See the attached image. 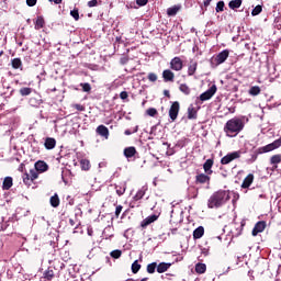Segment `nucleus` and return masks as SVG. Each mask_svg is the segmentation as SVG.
Listing matches in <instances>:
<instances>
[{"mask_svg":"<svg viewBox=\"0 0 281 281\" xmlns=\"http://www.w3.org/2000/svg\"><path fill=\"white\" fill-rule=\"evenodd\" d=\"M241 155H243V151H240V150L228 153L226 156H224L221 159V164H222V166H227V164H232V161H234L236 159H240Z\"/></svg>","mask_w":281,"mask_h":281,"instance_id":"5","label":"nucleus"},{"mask_svg":"<svg viewBox=\"0 0 281 281\" xmlns=\"http://www.w3.org/2000/svg\"><path fill=\"white\" fill-rule=\"evenodd\" d=\"M33 181L34 179H32V176L30 173H25L23 176V182L25 183V186H32Z\"/></svg>","mask_w":281,"mask_h":281,"instance_id":"37","label":"nucleus"},{"mask_svg":"<svg viewBox=\"0 0 281 281\" xmlns=\"http://www.w3.org/2000/svg\"><path fill=\"white\" fill-rule=\"evenodd\" d=\"M179 90L181 91V93H184V95H190V87H188V85L182 83L179 87Z\"/></svg>","mask_w":281,"mask_h":281,"instance_id":"36","label":"nucleus"},{"mask_svg":"<svg viewBox=\"0 0 281 281\" xmlns=\"http://www.w3.org/2000/svg\"><path fill=\"white\" fill-rule=\"evenodd\" d=\"M75 109H77V111H85V108L82 104H76Z\"/></svg>","mask_w":281,"mask_h":281,"instance_id":"57","label":"nucleus"},{"mask_svg":"<svg viewBox=\"0 0 281 281\" xmlns=\"http://www.w3.org/2000/svg\"><path fill=\"white\" fill-rule=\"evenodd\" d=\"M146 192H148V187H142L133 196V201H142V199H144V196L146 195Z\"/></svg>","mask_w":281,"mask_h":281,"instance_id":"9","label":"nucleus"},{"mask_svg":"<svg viewBox=\"0 0 281 281\" xmlns=\"http://www.w3.org/2000/svg\"><path fill=\"white\" fill-rule=\"evenodd\" d=\"M162 78L165 82H175V72L170 69H166L162 71Z\"/></svg>","mask_w":281,"mask_h":281,"instance_id":"11","label":"nucleus"},{"mask_svg":"<svg viewBox=\"0 0 281 281\" xmlns=\"http://www.w3.org/2000/svg\"><path fill=\"white\" fill-rule=\"evenodd\" d=\"M148 80H149V82H157V75L154 72H150L148 75Z\"/></svg>","mask_w":281,"mask_h":281,"instance_id":"52","label":"nucleus"},{"mask_svg":"<svg viewBox=\"0 0 281 281\" xmlns=\"http://www.w3.org/2000/svg\"><path fill=\"white\" fill-rule=\"evenodd\" d=\"M195 183H207V186H210V176H207V173H200L195 177Z\"/></svg>","mask_w":281,"mask_h":281,"instance_id":"13","label":"nucleus"},{"mask_svg":"<svg viewBox=\"0 0 281 281\" xmlns=\"http://www.w3.org/2000/svg\"><path fill=\"white\" fill-rule=\"evenodd\" d=\"M126 281H135V280H133V279H127Z\"/></svg>","mask_w":281,"mask_h":281,"instance_id":"64","label":"nucleus"},{"mask_svg":"<svg viewBox=\"0 0 281 281\" xmlns=\"http://www.w3.org/2000/svg\"><path fill=\"white\" fill-rule=\"evenodd\" d=\"M69 223L71 226L76 225V223L74 222V220H69Z\"/></svg>","mask_w":281,"mask_h":281,"instance_id":"62","label":"nucleus"},{"mask_svg":"<svg viewBox=\"0 0 281 281\" xmlns=\"http://www.w3.org/2000/svg\"><path fill=\"white\" fill-rule=\"evenodd\" d=\"M181 10V4H175L167 9L168 16H177V13Z\"/></svg>","mask_w":281,"mask_h":281,"instance_id":"17","label":"nucleus"},{"mask_svg":"<svg viewBox=\"0 0 281 281\" xmlns=\"http://www.w3.org/2000/svg\"><path fill=\"white\" fill-rule=\"evenodd\" d=\"M137 131H139V126L136 125V126L133 128V131H131V130H125L124 134H125V135H133V133H137Z\"/></svg>","mask_w":281,"mask_h":281,"instance_id":"51","label":"nucleus"},{"mask_svg":"<svg viewBox=\"0 0 281 281\" xmlns=\"http://www.w3.org/2000/svg\"><path fill=\"white\" fill-rule=\"evenodd\" d=\"M80 87H82V91H85L86 93H89V91H91L90 83H81Z\"/></svg>","mask_w":281,"mask_h":281,"instance_id":"49","label":"nucleus"},{"mask_svg":"<svg viewBox=\"0 0 281 281\" xmlns=\"http://www.w3.org/2000/svg\"><path fill=\"white\" fill-rule=\"evenodd\" d=\"M98 3H101L100 0H90L88 1V8H95Z\"/></svg>","mask_w":281,"mask_h":281,"instance_id":"50","label":"nucleus"},{"mask_svg":"<svg viewBox=\"0 0 281 281\" xmlns=\"http://www.w3.org/2000/svg\"><path fill=\"white\" fill-rule=\"evenodd\" d=\"M169 267H172V263L160 262L157 266V273H166Z\"/></svg>","mask_w":281,"mask_h":281,"instance_id":"21","label":"nucleus"},{"mask_svg":"<svg viewBox=\"0 0 281 281\" xmlns=\"http://www.w3.org/2000/svg\"><path fill=\"white\" fill-rule=\"evenodd\" d=\"M170 69L173 71H181V69H183V60H181V57H173L171 59Z\"/></svg>","mask_w":281,"mask_h":281,"instance_id":"7","label":"nucleus"},{"mask_svg":"<svg viewBox=\"0 0 281 281\" xmlns=\"http://www.w3.org/2000/svg\"><path fill=\"white\" fill-rule=\"evenodd\" d=\"M136 3L142 8L148 3V0H136Z\"/></svg>","mask_w":281,"mask_h":281,"instance_id":"56","label":"nucleus"},{"mask_svg":"<svg viewBox=\"0 0 281 281\" xmlns=\"http://www.w3.org/2000/svg\"><path fill=\"white\" fill-rule=\"evenodd\" d=\"M135 153H137L135 147H127V148L124 149V156L127 159H131V157H135Z\"/></svg>","mask_w":281,"mask_h":281,"instance_id":"23","label":"nucleus"},{"mask_svg":"<svg viewBox=\"0 0 281 281\" xmlns=\"http://www.w3.org/2000/svg\"><path fill=\"white\" fill-rule=\"evenodd\" d=\"M203 234H205V228L203 226H199L193 231V238L198 240L199 238H203Z\"/></svg>","mask_w":281,"mask_h":281,"instance_id":"19","label":"nucleus"},{"mask_svg":"<svg viewBox=\"0 0 281 281\" xmlns=\"http://www.w3.org/2000/svg\"><path fill=\"white\" fill-rule=\"evenodd\" d=\"M260 93V87L254 86L249 89V94L250 95H259Z\"/></svg>","mask_w":281,"mask_h":281,"instance_id":"39","label":"nucleus"},{"mask_svg":"<svg viewBox=\"0 0 281 281\" xmlns=\"http://www.w3.org/2000/svg\"><path fill=\"white\" fill-rule=\"evenodd\" d=\"M207 271V266L205 263H196L195 265V273H205Z\"/></svg>","mask_w":281,"mask_h":281,"instance_id":"33","label":"nucleus"},{"mask_svg":"<svg viewBox=\"0 0 281 281\" xmlns=\"http://www.w3.org/2000/svg\"><path fill=\"white\" fill-rule=\"evenodd\" d=\"M243 5V0H231L228 3V8L231 10H237V8H240Z\"/></svg>","mask_w":281,"mask_h":281,"instance_id":"24","label":"nucleus"},{"mask_svg":"<svg viewBox=\"0 0 281 281\" xmlns=\"http://www.w3.org/2000/svg\"><path fill=\"white\" fill-rule=\"evenodd\" d=\"M265 227H267V224L265 222H258L252 228V236H258V234L265 232Z\"/></svg>","mask_w":281,"mask_h":281,"instance_id":"10","label":"nucleus"},{"mask_svg":"<svg viewBox=\"0 0 281 281\" xmlns=\"http://www.w3.org/2000/svg\"><path fill=\"white\" fill-rule=\"evenodd\" d=\"M44 146L46 150H54V148H56V138L47 137L44 142Z\"/></svg>","mask_w":281,"mask_h":281,"instance_id":"12","label":"nucleus"},{"mask_svg":"<svg viewBox=\"0 0 281 281\" xmlns=\"http://www.w3.org/2000/svg\"><path fill=\"white\" fill-rule=\"evenodd\" d=\"M225 10V2L218 1L215 8V12H223Z\"/></svg>","mask_w":281,"mask_h":281,"instance_id":"42","label":"nucleus"},{"mask_svg":"<svg viewBox=\"0 0 281 281\" xmlns=\"http://www.w3.org/2000/svg\"><path fill=\"white\" fill-rule=\"evenodd\" d=\"M139 269H142V265H139V262L137 260H135L133 263H132V272L133 273H138L139 272Z\"/></svg>","mask_w":281,"mask_h":281,"instance_id":"38","label":"nucleus"},{"mask_svg":"<svg viewBox=\"0 0 281 281\" xmlns=\"http://www.w3.org/2000/svg\"><path fill=\"white\" fill-rule=\"evenodd\" d=\"M280 146H281V137L263 147H259L255 151V154L251 155V161L252 162L256 161V159H258V155H262L265 153H271V150H276V149L280 148Z\"/></svg>","mask_w":281,"mask_h":281,"instance_id":"3","label":"nucleus"},{"mask_svg":"<svg viewBox=\"0 0 281 281\" xmlns=\"http://www.w3.org/2000/svg\"><path fill=\"white\" fill-rule=\"evenodd\" d=\"M212 166H214V160L213 159H207L204 165H203V168H204V172L205 175H212Z\"/></svg>","mask_w":281,"mask_h":281,"instance_id":"18","label":"nucleus"},{"mask_svg":"<svg viewBox=\"0 0 281 281\" xmlns=\"http://www.w3.org/2000/svg\"><path fill=\"white\" fill-rule=\"evenodd\" d=\"M179 101H175L169 109V117L171 122H175L179 117Z\"/></svg>","mask_w":281,"mask_h":281,"instance_id":"6","label":"nucleus"},{"mask_svg":"<svg viewBox=\"0 0 281 281\" xmlns=\"http://www.w3.org/2000/svg\"><path fill=\"white\" fill-rule=\"evenodd\" d=\"M38 170H36V168H34V169H31L30 170V176H31V178L33 179V181H35V179H38Z\"/></svg>","mask_w":281,"mask_h":281,"instance_id":"46","label":"nucleus"},{"mask_svg":"<svg viewBox=\"0 0 281 281\" xmlns=\"http://www.w3.org/2000/svg\"><path fill=\"white\" fill-rule=\"evenodd\" d=\"M44 278H45L46 280H53V279H54V270H46V271L44 272Z\"/></svg>","mask_w":281,"mask_h":281,"instance_id":"45","label":"nucleus"},{"mask_svg":"<svg viewBox=\"0 0 281 281\" xmlns=\"http://www.w3.org/2000/svg\"><path fill=\"white\" fill-rule=\"evenodd\" d=\"M70 15L72 16V19H75V21H78L80 19V13L78 12V9L71 10Z\"/></svg>","mask_w":281,"mask_h":281,"instance_id":"47","label":"nucleus"},{"mask_svg":"<svg viewBox=\"0 0 281 281\" xmlns=\"http://www.w3.org/2000/svg\"><path fill=\"white\" fill-rule=\"evenodd\" d=\"M260 12H262V5H257L256 8L252 9L251 11V15L252 16H258V14H260Z\"/></svg>","mask_w":281,"mask_h":281,"instance_id":"43","label":"nucleus"},{"mask_svg":"<svg viewBox=\"0 0 281 281\" xmlns=\"http://www.w3.org/2000/svg\"><path fill=\"white\" fill-rule=\"evenodd\" d=\"M120 98H121V100H128V92L122 91V92L120 93Z\"/></svg>","mask_w":281,"mask_h":281,"instance_id":"53","label":"nucleus"},{"mask_svg":"<svg viewBox=\"0 0 281 281\" xmlns=\"http://www.w3.org/2000/svg\"><path fill=\"white\" fill-rule=\"evenodd\" d=\"M36 1L37 0H26V5H29V8H34V5H36Z\"/></svg>","mask_w":281,"mask_h":281,"instance_id":"55","label":"nucleus"},{"mask_svg":"<svg viewBox=\"0 0 281 281\" xmlns=\"http://www.w3.org/2000/svg\"><path fill=\"white\" fill-rule=\"evenodd\" d=\"M227 58H229V50L224 49L218 53L215 58L211 59V65H215V67H218V65H223V63H225Z\"/></svg>","mask_w":281,"mask_h":281,"instance_id":"4","label":"nucleus"},{"mask_svg":"<svg viewBox=\"0 0 281 281\" xmlns=\"http://www.w3.org/2000/svg\"><path fill=\"white\" fill-rule=\"evenodd\" d=\"M245 128V119L233 117L228 120L224 126V133L227 137H236Z\"/></svg>","mask_w":281,"mask_h":281,"instance_id":"1","label":"nucleus"},{"mask_svg":"<svg viewBox=\"0 0 281 281\" xmlns=\"http://www.w3.org/2000/svg\"><path fill=\"white\" fill-rule=\"evenodd\" d=\"M196 74V63L192 61L188 67V76H194Z\"/></svg>","mask_w":281,"mask_h":281,"instance_id":"34","label":"nucleus"},{"mask_svg":"<svg viewBox=\"0 0 281 281\" xmlns=\"http://www.w3.org/2000/svg\"><path fill=\"white\" fill-rule=\"evenodd\" d=\"M122 210H123V206L122 205H117L116 209H115V216H120V214H122Z\"/></svg>","mask_w":281,"mask_h":281,"instance_id":"54","label":"nucleus"},{"mask_svg":"<svg viewBox=\"0 0 281 281\" xmlns=\"http://www.w3.org/2000/svg\"><path fill=\"white\" fill-rule=\"evenodd\" d=\"M156 269H157V262H151L147 265V273H155Z\"/></svg>","mask_w":281,"mask_h":281,"instance_id":"40","label":"nucleus"},{"mask_svg":"<svg viewBox=\"0 0 281 281\" xmlns=\"http://www.w3.org/2000/svg\"><path fill=\"white\" fill-rule=\"evenodd\" d=\"M147 115H149V117H155V115H157V109L155 108H149L146 111Z\"/></svg>","mask_w":281,"mask_h":281,"instance_id":"48","label":"nucleus"},{"mask_svg":"<svg viewBox=\"0 0 281 281\" xmlns=\"http://www.w3.org/2000/svg\"><path fill=\"white\" fill-rule=\"evenodd\" d=\"M3 56V50H0V57H2Z\"/></svg>","mask_w":281,"mask_h":281,"instance_id":"63","label":"nucleus"},{"mask_svg":"<svg viewBox=\"0 0 281 281\" xmlns=\"http://www.w3.org/2000/svg\"><path fill=\"white\" fill-rule=\"evenodd\" d=\"M214 93H216V86H212L210 88V90H206L205 92H203L201 95H200V100L201 102H205L207 100H211V98L214 95Z\"/></svg>","mask_w":281,"mask_h":281,"instance_id":"8","label":"nucleus"},{"mask_svg":"<svg viewBox=\"0 0 281 281\" xmlns=\"http://www.w3.org/2000/svg\"><path fill=\"white\" fill-rule=\"evenodd\" d=\"M50 205L52 207H58V205H60V199L58 198V194H54L53 196H50Z\"/></svg>","mask_w":281,"mask_h":281,"instance_id":"30","label":"nucleus"},{"mask_svg":"<svg viewBox=\"0 0 281 281\" xmlns=\"http://www.w3.org/2000/svg\"><path fill=\"white\" fill-rule=\"evenodd\" d=\"M81 170H89L91 168V162L87 159L80 160Z\"/></svg>","mask_w":281,"mask_h":281,"instance_id":"35","label":"nucleus"},{"mask_svg":"<svg viewBox=\"0 0 281 281\" xmlns=\"http://www.w3.org/2000/svg\"><path fill=\"white\" fill-rule=\"evenodd\" d=\"M271 166H274V168H278V164H281V154L273 155L270 158Z\"/></svg>","mask_w":281,"mask_h":281,"instance_id":"25","label":"nucleus"},{"mask_svg":"<svg viewBox=\"0 0 281 281\" xmlns=\"http://www.w3.org/2000/svg\"><path fill=\"white\" fill-rule=\"evenodd\" d=\"M188 120H196V110L193 105L188 108Z\"/></svg>","mask_w":281,"mask_h":281,"instance_id":"29","label":"nucleus"},{"mask_svg":"<svg viewBox=\"0 0 281 281\" xmlns=\"http://www.w3.org/2000/svg\"><path fill=\"white\" fill-rule=\"evenodd\" d=\"M115 190H116V194L119 196H122L124 194V192H126V182H124L122 184H116Z\"/></svg>","mask_w":281,"mask_h":281,"instance_id":"26","label":"nucleus"},{"mask_svg":"<svg viewBox=\"0 0 281 281\" xmlns=\"http://www.w3.org/2000/svg\"><path fill=\"white\" fill-rule=\"evenodd\" d=\"M97 134L100 135L101 137H104L105 139H109V127L104 125H99L97 127Z\"/></svg>","mask_w":281,"mask_h":281,"instance_id":"14","label":"nucleus"},{"mask_svg":"<svg viewBox=\"0 0 281 281\" xmlns=\"http://www.w3.org/2000/svg\"><path fill=\"white\" fill-rule=\"evenodd\" d=\"M11 65H12L13 69H23V61H21V58L12 59Z\"/></svg>","mask_w":281,"mask_h":281,"instance_id":"28","label":"nucleus"},{"mask_svg":"<svg viewBox=\"0 0 281 281\" xmlns=\"http://www.w3.org/2000/svg\"><path fill=\"white\" fill-rule=\"evenodd\" d=\"M157 218H158L157 215H150V216L146 217L142 222V227H148V225H150L151 223H155V221H157Z\"/></svg>","mask_w":281,"mask_h":281,"instance_id":"20","label":"nucleus"},{"mask_svg":"<svg viewBox=\"0 0 281 281\" xmlns=\"http://www.w3.org/2000/svg\"><path fill=\"white\" fill-rule=\"evenodd\" d=\"M212 3V0H204V8H207Z\"/></svg>","mask_w":281,"mask_h":281,"instance_id":"58","label":"nucleus"},{"mask_svg":"<svg viewBox=\"0 0 281 281\" xmlns=\"http://www.w3.org/2000/svg\"><path fill=\"white\" fill-rule=\"evenodd\" d=\"M48 168L49 166H47L43 160H38L35 162V170H38L40 172H47Z\"/></svg>","mask_w":281,"mask_h":281,"instance_id":"16","label":"nucleus"},{"mask_svg":"<svg viewBox=\"0 0 281 281\" xmlns=\"http://www.w3.org/2000/svg\"><path fill=\"white\" fill-rule=\"evenodd\" d=\"M32 93V88H21L20 89V95L25 97L30 95Z\"/></svg>","mask_w":281,"mask_h":281,"instance_id":"41","label":"nucleus"},{"mask_svg":"<svg viewBox=\"0 0 281 281\" xmlns=\"http://www.w3.org/2000/svg\"><path fill=\"white\" fill-rule=\"evenodd\" d=\"M12 177L4 178L2 183V190H10V188H12Z\"/></svg>","mask_w":281,"mask_h":281,"instance_id":"27","label":"nucleus"},{"mask_svg":"<svg viewBox=\"0 0 281 281\" xmlns=\"http://www.w3.org/2000/svg\"><path fill=\"white\" fill-rule=\"evenodd\" d=\"M164 93H165V95H167L168 98H170V91L165 90Z\"/></svg>","mask_w":281,"mask_h":281,"instance_id":"61","label":"nucleus"},{"mask_svg":"<svg viewBox=\"0 0 281 281\" xmlns=\"http://www.w3.org/2000/svg\"><path fill=\"white\" fill-rule=\"evenodd\" d=\"M29 104H30V106H35V108H37V106H41V105L43 104V100L36 99V98L32 97V98L29 100Z\"/></svg>","mask_w":281,"mask_h":281,"instance_id":"31","label":"nucleus"},{"mask_svg":"<svg viewBox=\"0 0 281 281\" xmlns=\"http://www.w3.org/2000/svg\"><path fill=\"white\" fill-rule=\"evenodd\" d=\"M43 27H45V20L43 16H37L35 22V30H43Z\"/></svg>","mask_w":281,"mask_h":281,"instance_id":"32","label":"nucleus"},{"mask_svg":"<svg viewBox=\"0 0 281 281\" xmlns=\"http://www.w3.org/2000/svg\"><path fill=\"white\" fill-rule=\"evenodd\" d=\"M251 183H254V173H249L243 181L241 183V188L244 190H247V188H249L251 186Z\"/></svg>","mask_w":281,"mask_h":281,"instance_id":"15","label":"nucleus"},{"mask_svg":"<svg viewBox=\"0 0 281 281\" xmlns=\"http://www.w3.org/2000/svg\"><path fill=\"white\" fill-rule=\"evenodd\" d=\"M192 190L195 192V194L192 195L191 199H196V195L199 194V191H196V190H194V189H192Z\"/></svg>","mask_w":281,"mask_h":281,"instance_id":"59","label":"nucleus"},{"mask_svg":"<svg viewBox=\"0 0 281 281\" xmlns=\"http://www.w3.org/2000/svg\"><path fill=\"white\" fill-rule=\"evenodd\" d=\"M54 3H55L56 5H59V3H63V0H54Z\"/></svg>","mask_w":281,"mask_h":281,"instance_id":"60","label":"nucleus"},{"mask_svg":"<svg viewBox=\"0 0 281 281\" xmlns=\"http://www.w3.org/2000/svg\"><path fill=\"white\" fill-rule=\"evenodd\" d=\"M227 201H229V191L220 190L210 196L207 207H210V210H213V207H222Z\"/></svg>","mask_w":281,"mask_h":281,"instance_id":"2","label":"nucleus"},{"mask_svg":"<svg viewBox=\"0 0 281 281\" xmlns=\"http://www.w3.org/2000/svg\"><path fill=\"white\" fill-rule=\"evenodd\" d=\"M103 238L106 240L113 238V227L108 226L103 229Z\"/></svg>","mask_w":281,"mask_h":281,"instance_id":"22","label":"nucleus"},{"mask_svg":"<svg viewBox=\"0 0 281 281\" xmlns=\"http://www.w3.org/2000/svg\"><path fill=\"white\" fill-rule=\"evenodd\" d=\"M110 256H111V258H115V259L122 258V250H119V249L113 250L110 252Z\"/></svg>","mask_w":281,"mask_h":281,"instance_id":"44","label":"nucleus"}]
</instances>
